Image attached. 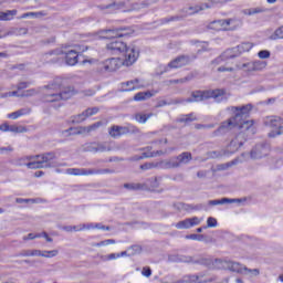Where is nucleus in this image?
<instances>
[{"label": "nucleus", "instance_id": "1", "mask_svg": "<svg viewBox=\"0 0 283 283\" xmlns=\"http://www.w3.org/2000/svg\"><path fill=\"white\" fill-rule=\"evenodd\" d=\"M42 101L43 103H59L57 107H61V101H69L76 92L72 87H61V84L54 82L42 87Z\"/></svg>", "mask_w": 283, "mask_h": 283}, {"label": "nucleus", "instance_id": "2", "mask_svg": "<svg viewBox=\"0 0 283 283\" xmlns=\"http://www.w3.org/2000/svg\"><path fill=\"white\" fill-rule=\"evenodd\" d=\"M109 52H114V54H124V59L122 60V65L125 67H132L134 63L138 61V56H140V52L134 45H127L125 42L119 40H113L106 45Z\"/></svg>", "mask_w": 283, "mask_h": 283}, {"label": "nucleus", "instance_id": "3", "mask_svg": "<svg viewBox=\"0 0 283 283\" xmlns=\"http://www.w3.org/2000/svg\"><path fill=\"white\" fill-rule=\"evenodd\" d=\"M208 98H213L216 103H222V101L229 98V95L224 88L195 91L190 98L184 99V103H200V101H207Z\"/></svg>", "mask_w": 283, "mask_h": 283}, {"label": "nucleus", "instance_id": "4", "mask_svg": "<svg viewBox=\"0 0 283 283\" xmlns=\"http://www.w3.org/2000/svg\"><path fill=\"white\" fill-rule=\"evenodd\" d=\"M232 114H234V120L237 122L238 129H242V132H249L253 127V120L247 119L249 117V113L253 109V105L247 104L243 106H231L228 107Z\"/></svg>", "mask_w": 283, "mask_h": 283}, {"label": "nucleus", "instance_id": "5", "mask_svg": "<svg viewBox=\"0 0 283 283\" xmlns=\"http://www.w3.org/2000/svg\"><path fill=\"white\" fill-rule=\"evenodd\" d=\"M216 266H218V269H224L226 271H232V273H240L241 275H248L250 277H258V275H260V269H249L239 262L218 259L216 260Z\"/></svg>", "mask_w": 283, "mask_h": 283}, {"label": "nucleus", "instance_id": "6", "mask_svg": "<svg viewBox=\"0 0 283 283\" xmlns=\"http://www.w3.org/2000/svg\"><path fill=\"white\" fill-rule=\"evenodd\" d=\"M52 160H56V153H43L35 155V160L29 164V169H51L56 167Z\"/></svg>", "mask_w": 283, "mask_h": 283}, {"label": "nucleus", "instance_id": "7", "mask_svg": "<svg viewBox=\"0 0 283 283\" xmlns=\"http://www.w3.org/2000/svg\"><path fill=\"white\" fill-rule=\"evenodd\" d=\"M253 49V44L250 42H243L238 46L226 51L221 56L217 57L212 61L213 64L220 65L224 59H235V56H240V54H244V52H251Z\"/></svg>", "mask_w": 283, "mask_h": 283}, {"label": "nucleus", "instance_id": "8", "mask_svg": "<svg viewBox=\"0 0 283 283\" xmlns=\"http://www.w3.org/2000/svg\"><path fill=\"white\" fill-rule=\"evenodd\" d=\"M265 127L271 129L268 134L269 138H276V136H282L283 134V119L280 116H268L264 119Z\"/></svg>", "mask_w": 283, "mask_h": 283}, {"label": "nucleus", "instance_id": "9", "mask_svg": "<svg viewBox=\"0 0 283 283\" xmlns=\"http://www.w3.org/2000/svg\"><path fill=\"white\" fill-rule=\"evenodd\" d=\"M132 30L127 28L102 30L97 33L98 39H120L123 36H129Z\"/></svg>", "mask_w": 283, "mask_h": 283}, {"label": "nucleus", "instance_id": "10", "mask_svg": "<svg viewBox=\"0 0 283 283\" xmlns=\"http://www.w3.org/2000/svg\"><path fill=\"white\" fill-rule=\"evenodd\" d=\"M123 67V60L120 57H111L99 64L101 72H116Z\"/></svg>", "mask_w": 283, "mask_h": 283}, {"label": "nucleus", "instance_id": "11", "mask_svg": "<svg viewBox=\"0 0 283 283\" xmlns=\"http://www.w3.org/2000/svg\"><path fill=\"white\" fill-rule=\"evenodd\" d=\"M86 149L92 154H104L105 151H112V146L107 142L91 143L86 145Z\"/></svg>", "mask_w": 283, "mask_h": 283}, {"label": "nucleus", "instance_id": "12", "mask_svg": "<svg viewBox=\"0 0 283 283\" xmlns=\"http://www.w3.org/2000/svg\"><path fill=\"white\" fill-rule=\"evenodd\" d=\"M271 148L269 145L260 144L256 145L250 153V156L253 160H258L260 158H264V156H269Z\"/></svg>", "mask_w": 283, "mask_h": 283}, {"label": "nucleus", "instance_id": "13", "mask_svg": "<svg viewBox=\"0 0 283 283\" xmlns=\"http://www.w3.org/2000/svg\"><path fill=\"white\" fill-rule=\"evenodd\" d=\"M202 222V219L198 217L188 218L174 224L176 229H191V227H198Z\"/></svg>", "mask_w": 283, "mask_h": 283}, {"label": "nucleus", "instance_id": "14", "mask_svg": "<svg viewBox=\"0 0 283 283\" xmlns=\"http://www.w3.org/2000/svg\"><path fill=\"white\" fill-rule=\"evenodd\" d=\"M87 48L78 49V50H69V51H63V54H65V61L66 65H76L78 63V53L80 52H85Z\"/></svg>", "mask_w": 283, "mask_h": 283}, {"label": "nucleus", "instance_id": "15", "mask_svg": "<svg viewBox=\"0 0 283 283\" xmlns=\"http://www.w3.org/2000/svg\"><path fill=\"white\" fill-rule=\"evenodd\" d=\"M143 87H145V83L140 82L138 78L122 84L124 92H134V90H143Z\"/></svg>", "mask_w": 283, "mask_h": 283}, {"label": "nucleus", "instance_id": "16", "mask_svg": "<svg viewBox=\"0 0 283 283\" xmlns=\"http://www.w3.org/2000/svg\"><path fill=\"white\" fill-rule=\"evenodd\" d=\"M237 122L235 116L231 117L230 119L223 122L220 127L216 130V134H227V132H231V129H235Z\"/></svg>", "mask_w": 283, "mask_h": 283}, {"label": "nucleus", "instance_id": "17", "mask_svg": "<svg viewBox=\"0 0 283 283\" xmlns=\"http://www.w3.org/2000/svg\"><path fill=\"white\" fill-rule=\"evenodd\" d=\"M185 65H189V56L187 55H180L168 63L170 70H178V67H185Z\"/></svg>", "mask_w": 283, "mask_h": 283}, {"label": "nucleus", "instance_id": "18", "mask_svg": "<svg viewBox=\"0 0 283 283\" xmlns=\"http://www.w3.org/2000/svg\"><path fill=\"white\" fill-rule=\"evenodd\" d=\"M61 54H63V50L56 49L42 55V61H44V63H59V56H61Z\"/></svg>", "mask_w": 283, "mask_h": 283}, {"label": "nucleus", "instance_id": "19", "mask_svg": "<svg viewBox=\"0 0 283 283\" xmlns=\"http://www.w3.org/2000/svg\"><path fill=\"white\" fill-rule=\"evenodd\" d=\"M94 114H98L97 107L87 108L83 113L74 116L72 120H73V123H76V124L83 123V120H85L86 118H90V116H94Z\"/></svg>", "mask_w": 283, "mask_h": 283}, {"label": "nucleus", "instance_id": "20", "mask_svg": "<svg viewBox=\"0 0 283 283\" xmlns=\"http://www.w3.org/2000/svg\"><path fill=\"white\" fill-rule=\"evenodd\" d=\"M108 134L112 138H120V136L129 134V128L125 126H112L108 130Z\"/></svg>", "mask_w": 283, "mask_h": 283}, {"label": "nucleus", "instance_id": "21", "mask_svg": "<svg viewBox=\"0 0 283 283\" xmlns=\"http://www.w3.org/2000/svg\"><path fill=\"white\" fill-rule=\"evenodd\" d=\"M244 135L239 134L235 136V138H233L229 145V149L231 151V154H235V151H238L240 149V147H242V145H244Z\"/></svg>", "mask_w": 283, "mask_h": 283}, {"label": "nucleus", "instance_id": "22", "mask_svg": "<svg viewBox=\"0 0 283 283\" xmlns=\"http://www.w3.org/2000/svg\"><path fill=\"white\" fill-rule=\"evenodd\" d=\"M101 125H103L102 122H96L95 124H93L91 126L71 128V132L74 130L73 134H90L92 132H96V129H98V127H101Z\"/></svg>", "mask_w": 283, "mask_h": 283}, {"label": "nucleus", "instance_id": "23", "mask_svg": "<svg viewBox=\"0 0 283 283\" xmlns=\"http://www.w3.org/2000/svg\"><path fill=\"white\" fill-rule=\"evenodd\" d=\"M159 167L161 169H176L180 167V161L178 160V156L159 163Z\"/></svg>", "mask_w": 283, "mask_h": 283}, {"label": "nucleus", "instance_id": "24", "mask_svg": "<svg viewBox=\"0 0 283 283\" xmlns=\"http://www.w3.org/2000/svg\"><path fill=\"white\" fill-rule=\"evenodd\" d=\"M1 132H12L13 134H24V132H28V129H25V127L23 126L9 125L8 123H4L1 125Z\"/></svg>", "mask_w": 283, "mask_h": 283}, {"label": "nucleus", "instance_id": "25", "mask_svg": "<svg viewBox=\"0 0 283 283\" xmlns=\"http://www.w3.org/2000/svg\"><path fill=\"white\" fill-rule=\"evenodd\" d=\"M67 176H91V169L87 168H67L65 170Z\"/></svg>", "mask_w": 283, "mask_h": 283}, {"label": "nucleus", "instance_id": "26", "mask_svg": "<svg viewBox=\"0 0 283 283\" xmlns=\"http://www.w3.org/2000/svg\"><path fill=\"white\" fill-rule=\"evenodd\" d=\"M36 160L35 155H29V156H23L17 159L15 165H19L20 167H28L30 169V166L32 163Z\"/></svg>", "mask_w": 283, "mask_h": 283}, {"label": "nucleus", "instance_id": "27", "mask_svg": "<svg viewBox=\"0 0 283 283\" xmlns=\"http://www.w3.org/2000/svg\"><path fill=\"white\" fill-rule=\"evenodd\" d=\"M233 202H242L241 199H229V198H222L217 200H210L208 201V205L211 207H216L218 205H233Z\"/></svg>", "mask_w": 283, "mask_h": 283}, {"label": "nucleus", "instance_id": "28", "mask_svg": "<svg viewBox=\"0 0 283 283\" xmlns=\"http://www.w3.org/2000/svg\"><path fill=\"white\" fill-rule=\"evenodd\" d=\"M209 28L210 30H216L217 32L228 31L227 20H216L209 24Z\"/></svg>", "mask_w": 283, "mask_h": 283}, {"label": "nucleus", "instance_id": "29", "mask_svg": "<svg viewBox=\"0 0 283 283\" xmlns=\"http://www.w3.org/2000/svg\"><path fill=\"white\" fill-rule=\"evenodd\" d=\"M228 31L238 30V28H242V20L232 18L226 20Z\"/></svg>", "mask_w": 283, "mask_h": 283}, {"label": "nucleus", "instance_id": "30", "mask_svg": "<svg viewBox=\"0 0 283 283\" xmlns=\"http://www.w3.org/2000/svg\"><path fill=\"white\" fill-rule=\"evenodd\" d=\"M125 8V2H112L109 4H102V10H108V12H116V10H120Z\"/></svg>", "mask_w": 283, "mask_h": 283}, {"label": "nucleus", "instance_id": "31", "mask_svg": "<svg viewBox=\"0 0 283 283\" xmlns=\"http://www.w3.org/2000/svg\"><path fill=\"white\" fill-rule=\"evenodd\" d=\"M208 8H211L208 3L201 4V6H195V7H189L185 9L186 14H198V12H202V10H208Z\"/></svg>", "mask_w": 283, "mask_h": 283}, {"label": "nucleus", "instance_id": "32", "mask_svg": "<svg viewBox=\"0 0 283 283\" xmlns=\"http://www.w3.org/2000/svg\"><path fill=\"white\" fill-rule=\"evenodd\" d=\"M27 114H30L29 108H21L19 111H15L11 114L7 115V118H11V120H17V118H21V116H27Z\"/></svg>", "mask_w": 283, "mask_h": 283}, {"label": "nucleus", "instance_id": "33", "mask_svg": "<svg viewBox=\"0 0 283 283\" xmlns=\"http://www.w3.org/2000/svg\"><path fill=\"white\" fill-rule=\"evenodd\" d=\"M262 12H266V9L262 7H256L243 10V14H245V17H253V14H262Z\"/></svg>", "mask_w": 283, "mask_h": 283}, {"label": "nucleus", "instance_id": "34", "mask_svg": "<svg viewBox=\"0 0 283 283\" xmlns=\"http://www.w3.org/2000/svg\"><path fill=\"white\" fill-rule=\"evenodd\" d=\"M237 70H241L242 72H253V62H239L237 63Z\"/></svg>", "mask_w": 283, "mask_h": 283}, {"label": "nucleus", "instance_id": "35", "mask_svg": "<svg viewBox=\"0 0 283 283\" xmlns=\"http://www.w3.org/2000/svg\"><path fill=\"white\" fill-rule=\"evenodd\" d=\"M143 185L145 186V189H158V187H160V178H150Z\"/></svg>", "mask_w": 283, "mask_h": 283}, {"label": "nucleus", "instance_id": "36", "mask_svg": "<svg viewBox=\"0 0 283 283\" xmlns=\"http://www.w3.org/2000/svg\"><path fill=\"white\" fill-rule=\"evenodd\" d=\"M179 166L180 165H188V163H191L192 156L191 153H181L179 156H177Z\"/></svg>", "mask_w": 283, "mask_h": 283}, {"label": "nucleus", "instance_id": "37", "mask_svg": "<svg viewBox=\"0 0 283 283\" xmlns=\"http://www.w3.org/2000/svg\"><path fill=\"white\" fill-rule=\"evenodd\" d=\"M182 103H185V99L182 98L171 99L170 102H166L165 99H161L157 103V107H165V105H180Z\"/></svg>", "mask_w": 283, "mask_h": 283}, {"label": "nucleus", "instance_id": "38", "mask_svg": "<svg viewBox=\"0 0 283 283\" xmlns=\"http://www.w3.org/2000/svg\"><path fill=\"white\" fill-rule=\"evenodd\" d=\"M266 67V62L264 61H253L252 62V72H262Z\"/></svg>", "mask_w": 283, "mask_h": 283}, {"label": "nucleus", "instance_id": "39", "mask_svg": "<svg viewBox=\"0 0 283 283\" xmlns=\"http://www.w3.org/2000/svg\"><path fill=\"white\" fill-rule=\"evenodd\" d=\"M17 17V10H8L1 13V21H12Z\"/></svg>", "mask_w": 283, "mask_h": 283}, {"label": "nucleus", "instance_id": "40", "mask_svg": "<svg viewBox=\"0 0 283 283\" xmlns=\"http://www.w3.org/2000/svg\"><path fill=\"white\" fill-rule=\"evenodd\" d=\"M151 116H154V114H151V113H149V114L138 113L135 115V120H137V123L145 124V123H147V120H149V118Z\"/></svg>", "mask_w": 283, "mask_h": 283}, {"label": "nucleus", "instance_id": "41", "mask_svg": "<svg viewBox=\"0 0 283 283\" xmlns=\"http://www.w3.org/2000/svg\"><path fill=\"white\" fill-rule=\"evenodd\" d=\"M124 188L129 189L130 191H140V190L145 189V185H143V184H125Z\"/></svg>", "mask_w": 283, "mask_h": 283}, {"label": "nucleus", "instance_id": "42", "mask_svg": "<svg viewBox=\"0 0 283 283\" xmlns=\"http://www.w3.org/2000/svg\"><path fill=\"white\" fill-rule=\"evenodd\" d=\"M151 92H139L135 94L134 101H147V98H151Z\"/></svg>", "mask_w": 283, "mask_h": 283}, {"label": "nucleus", "instance_id": "43", "mask_svg": "<svg viewBox=\"0 0 283 283\" xmlns=\"http://www.w3.org/2000/svg\"><path fill=\"white\" fill-rule=\"evenodd\" d=\"M269 39L270 41H277V39H283V25L277 28Z\"/></svg>", "mask_w": 283, "mask_h": 283}, {"label": "nucleus", "instance_id": "44", "mask_svg": "<svg viewBox=\"0 0 283 283\" xmlns=\"http://www.w3.org/2000/svg\"><path fill=\"white\" fill-rule=\"evenodd\" d=\"M9 34H14L15 36H23L25 34H28V29H25V28L11 29Z\"/></svg>", "mask_w": 283, "mask_h": 283}, {"label": "nucleus", "instance_id": "45", "mask_svg": "<svg viewBox=\"0 0 283 283\" xmlns=\"http://www.w3.org/2000/svg\"><path fill=\"white\" fill-rule=\"evenodd\" d=\"M103 174H114L112 169H91V176H101Z\"/></svg>", "mask_w": 283, "mask_h": 283}, {"label": "nucleus", "instance_id": "46", "mask_svg": "<svg viewBox=\"0 0 283 283\" xmlns=\"http://www.w3.org/2000/svg\"><path fill=\"white\" fill-rule=\"evenodd\" d=\"M192 120H197L196 115H193V113L184 115L179 118V123H192Z\"/></svg>", "mask_w": 283, "mask_h": 283}, {"label": "nucleus", "instance_id": "47", "mask_svg": "<svg viewBox=\"0 0 283 283\" xmlns=\"http://www.w3.org/2000/svg\"><path fill=\"white\" fill-rule=\"evenodd\" d=\"M156 167H160V163L159 164H155V163H147L140 166V169H143L144 171H147L149 169H156Z\"/></svg>", "mask_w": 283, "mask_h": 283}, {"label": "nucleus", "instance_id": "48", "mask_svg": "<svg viewBox=\"0 0 283 283\" xmlns=\"http://www.w3.org/2000/svg\"><path fill=\"white\" fill-rule=\"evenodd\" d=\"M59 250L42 251V258H56Z\"/></svg>", "mask_w": 283, "mask_h": 283}, {"label": "nucleus", "instance_id": "49", "mask_svg": "<svg viewBox=\"0 0 283 283\" xmlns=\"http://www.w3.org/2000/svg\"><path fill=\"white\" fill-rule=\"evenodd\" d=\"M216 227H218V220L216 218H213V217H209L207 219V228L208 229H213Z\"/></svg>", "mask_w": 283, "mask_h": 283}, {"label": "nucleus", "instance_id": "50", "mask_svg": "<svg viewBox=\"0 0 283 283\" xmlns=\"http://www.w3.org/2000/svg\"><path fill=\"white\" fill-rule=\"evenodd\" d=\"M36 238H41V233H29L28 235H24L22 238V240H24V242H27V240H36Z\"/></svg>", "mask_w": 283, "mask_h": 283}, {"label": "nucleus", "instance_id": "51", "mask_svg": "<svg viewBox=\"0 0 283 283\" xmlns=\"http://www.w3.org/2000/svg\"><path fill=\"white\" fill-rule=\"evenodd\" d=\"M202 234H188L186 240H197L198 242L202 241Z\"/></svg>", "mask_w": 283, "mask_h": 283}, {"label": "nucleus", "instance_id": "52", "mask_svg": "<svg viewBox=\"0 0 283 283\" xmlns=\"http://www.w3.org/2000/svg\"><path fill=\"white\" fill-rule=\"evenodd\" d=\"M259 59H270L271 57V52L268 50L260 51L258 53Z\"/></svg>", "mask_w": 283, "mask_h": 283}, {"label": "nucleus", "instance_id": "53", "mask_svg": "<svg viewBox=\"0 0 283 283\" xmlns=\"http://www.w3.org/2000/svg\"><path fill=\"white\" fill-rule=\"evenodd\" d=\"M118 258H120V255H118V253L117 254L116 253H111L108 255L103 256V260H104V262H107L109 260H116Z\"/></svg>", "mask_w": 283, "mask_h": 283}, {"label": "nucleus", "instance_id": "54", "mask_svg": "<svg viewBox=\"0 0 283 283\" xmlns=\"http://www.w3.org/2000/svg\"><path fill=\"white\" fill-rule=\"evenodd\" d=\"M80 229H82V231H92V229H94V223H81Z\"/></svg>", "mask_w": 283, "mask_h": 283}, {"label": "nucleus", "instance_id": "55", "mask_svg": "<svg viewBox=\"0 0 283 283\" xmlns=\"http://www.w3.org/2000/svg\"><path fill=\"white\" fill-rule=\"evenodd\" d=\"M31 258H43V251H41V250H31Z\"/></svg>", "mask_w": 283, "mask_h": 283}, {"label": "nucleus", "instance_id": "56", "mask_svg": "<svg viewBox=\"0 0 283 283\" xmlns=\"http://www.w3.org/2000/svg\"><path fill=\"white\" fill-rule=\"evenodd\" d=\"M142 275H144L145 277H151V269L144 268L142 271Z\"/></svg>", "mask_w": 283, "mask_h": 283}, {"label": "nucleus", "instance_id": "57", "mask_svg": "<svg viewBox=\"0 0 283 283\" xmlns=\"http://www.w3.org/2000/svg\"><path fill=\"white\" fill-rule=\"evenodd\" d=\"M179 209H184L185 211H191V210H193V206L186 205V203H179Z\"/></svg>", "mask_w": 283, "mask_h": 283}, {"label": "nucleus", "instance_id": "58", "mask_svg": "<svg viewBox=\"0 0 283 283\" xmlns=\"http://www.w3.org/2000/svg\"><path fill=\"white\" fill-rule=\"evenodd\" d=\"M235 69L233 67H227V66H220L217 69L218 72H234Z\"/></svg>", "mask_w": 283, "mask_h": 283}, {"label": "nucleus", "instance_id": "59", "mask_svg": "<svg viewBox=\"0 0 283 283\" xmlns=\"http://www.w3.org/2000/svg\"><path fill=\"white\" fill-rule=\"evenodd\" d=\"M35 94H39V92L34 88H31L25 91L24 96H35Z\"/></svg>", "mask_w": 283, "mask_h": 283}, {"label": "nucleus", "instance_id": "60", "mask_svg": "<svg viewBox=\"0 0 283 283\" xmlns=\"http://www.w3.org/2000/svg\"><path fill=\"white\" fill-rule=\"evenodd\" d=\"M143 158H154V154L144 153L143 156L135 157L134 159H135V160H143Z\"/></svg>", "mask_w": 283, "mask_h": 283}, {"label": "nucleus", "instance_id": "61", "mask_svg": "<svg viewBox=\"0 0 283 283\" xmlns=\"http://www.w3.org/2000/svg\"><path fill=\"white\" fill-rule=\"evenodd\" d=\"M20 258H31V250H24L20 252Z\"/></svg>", "mask_w": 283, "mask_h": 283}, {"label": "nucleus", "instance_id": "62", "mask_svg": "<svg viewBox=\"0 0 283 283\" xmlns=\"http://www.w3.org/2000/svg\"><path fill=\"white\" fill-rule=\"evenodd\" d=\"M29 86H30V83L22 82V83L18 84V90H25Z\"/></svg>", "mask_w": 283, "mask_h": 283}, {"label": "nucleus", "instance_id": "63", "mask_svg": "<svg viewBox=\"0 0 283 283\" xmlns=\"http://www.w3.org/2000/svg\"><path fill=\"white\" fill-rule=\"evenodd\" d=\"M17 91L9 92V93H3L2 98H8V96H17Z\"/></svg>", "mask_w": 283, "mask_h": 283}, {"label": "nucleus", "instance_id": "64", "mask_svg": "<svg viewBox=\"0 0 283 283\" xmlns=\"http://www.w3.org/2000/svg\"><path fill=\"white\" fill-rule=\"evenodd\" d=\"M72 231H83L82 230V226L81 224H78V226H72Z\"/></svg>", "mask_w": 283, "mask_h": 283}]
</instances>
